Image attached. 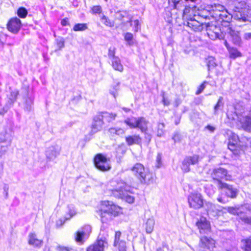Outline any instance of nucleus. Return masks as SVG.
<instances>
[{"instance_id": "26", "label": "nucleus", "mask_w": 251, "mask_h": 251, "mask_svg": "<svg viewBox=\"0 0 251 251\" xmlns=\"http://www.w3.org/2000/svg\"><path fill=\"white\" fill-rule=\"evenodd\" d=\"M86 237L85 235L81 231H78L75 233V241L82 245L84 243V239Z\"/></svg>"}, {"instance_id": "53", "label": "nucleus", "mask_w": 251, "mask_h": 251, "mask_svg": "<svg viewBox=\"0 0 251 251\" xmlns=\"http://www.w3.org/2000/svg\"><path fill=\"white\" fill-rule=\"evenodd\" d=\"M56 250L58 251H71L72 249L67 247L59 245L56 247Z\"/></svg>"}, {"instance_id": "28", "label": "nucleus", "mask_w": 251, "mask_h": 251, "mask_svg": "<svg viewBox=\"0 0 251 251\" xmlns=\"http://www.w3.org/2000/svg\"><path fill=\"white\" fill-rule=\"evenodd\" d=\"M68 207L69 209L68 215L69 216H68L67 215L66 217H65V220H70L76 214V211L74 205H70Z\"/></svg>"}, {"instance_id": "8", "label": "nucleus", "mask_w": 251, "mask_h": 251, "mask_svg": "<svg viewBox=\"0 0 251 251\" xmlns=\"http://www.w3.org/2000/svg\"><path fill=\"white\" fill-rule=\"evenodd\" d=\"M199 156L194 155L192 156L186 157L182 162L181 168L184 172H188L190 170V165H195L199 162Z\"/></svg>"}, {"instance_id": "2", "label": "nucleus", "mask_w": 251, "mask_h": 251, "mask_svg": "<svg viewBox=\"0 0 251 251\" xmlns=\"http://www.w3.org/2000/svg\"><path fill=\"white\" fill-rule=\"evenodd\" d=\"M102 208L101 213V221L103 223L106 222L107 218H106V215L108 216L112 215L114 216H118L121 213L122 208L117 206L111 201H104L102 203Z\"/></svg>"}, {"instance_id": "36", "label": "nucleus", "mask_w": 251, "mask_h": 251, "mask_svg": "<svg viewBox=\"0 0 251 251\" xmlns=\"http://www.w3.org/2000/svg\"><path fill=\"white\" fill-rule=\"evenodd\" d=\"M124 38L126 41L127 42V44L129 46H132L133 45V35L130 32H127L125 34Z\"/></svg>"}, {"instance_id": "63", "label": "nucleus", "mask_w": 251, "mask_h": 251, "mask_svg": "<svg viewBox=\"0 0 251 251\" xmlns=\"http://www.w3.org/2000/svg\"><path fill=\"white\" fill-rule=\"evenodd\" d=\"M221 11H218L216 12H213V16L215 18H218L219 19V14H221Z\"/></svg>"}, {"instance_id": "37", "label": "nucleus", "mask_w": 251, "mask_h": 251, "mask_svg": "<svg viewBox=\"0 0 251 251\" xmlns=\"http://www.w3.org/2000/svg\"><path fill=\"white\" fill-rule=\"evenodd\" d=\"M165 124L162 123H158L157 129V136L161 137L164 133Z\"/></svg>"}, {"instance_id": "1", "label": "nucleus", "mask_w": 251, "mask_h": 251, "mask_svg": "<svg viewBox=\"0 0 251 251\" xmlns=\"http://www.w3.org/2000/svg\"><path fill=\"white\" fill-rule=\"evenodd\" d=\"M130 170L141 184H149L152 181V174L142 164L136 163Z\"/></svg>"}, {"instance_id": "10", "label": "nucleus", "mask_w": 251, "mask_h": 251, "mask_svg": "<svg viewBox=\"0 0 251 251\" xmlns=\"http://www.w3.org/2000/svg\"><path fill=\"white\" fill-rule=\"evenodd\" d=\"M61 148L57 146H51L47 148L46 156L49 161L54 160L60 154Z\"/></svg>"}, {"instance_id": "51", "label": "nucleus", "mask_w": 251, "mask_h": 251, "mask_svg": "<svg viewBox=\"0 0 251 251\" xmlns=\"http://www.w3.org/2000/svg\"><path fill=\"white\" fill-rule=\"evenodd\" d=\"M92 11L94 14H100L102 11V8L99 5L94 6L93 7Z\"/></svg>"}, {"instance_id": "59", "label": "nucleus", "mask_w": 251, "mask_h": 251, "mask_svg": "<svg viewBox=\"0 0 251 251\" xmlns=\"http://www.w3.org/2000/svg\"><path fill=\"white\" fill-rule=\"evenodd\" d=\"M57 47L59 49L62 48L64 46V42L62 40L57 41Z\"/></svg>"}, {"instance_id": "14", "label": "nucleus", "mask_w": 251, "mask_h": 251, "mask_svg": "<svg viewBox=\"0 0 251 251\" xmlns=\"http://www.w3.org/2000/svg\"><path fill=\"white\" fill-rule=\"evenodd\" d=\"M200 246L203 249H207L212 251L215 248V241L211 238L206 236L201 238Z\"/></svg>"}, {"instance_id": "32", "label": "nucleus", "mask_w": 251, "mask_h": 251, "mask_svg": "<svg viewBox=\"0 0 251 251\" xmlns=\"http://www.w3.org/2000/svg\"><path fill=\"white\" fill-rule=\"evenodd\" d=\"M228 51L230 58L234 59L241 56V53L236 48H230Z\"/></svg>"}, {"instance_id": "7", "label": "nucleus", "mask_w": 251, "mask_h": 251, "mask_svg": "<svg viewBox=\"0 0 251 251\" xmlns=\"http://www.w3.org/2000/svg\"><path fill=\"white\" fill-rule=\"evenodd\" d=\"M188 202L191 207L199 209L203 206V202L200 194H192L188 197Z\"/></svg>"}, {"instance_id": "52", "label": "nucleus", "mask_w": 251, "mask_h": 251, "mask_svg": "<svg viewBox=\"0 0 251 251\" xmlns=\"http://www.w3.org/2000/svg\"><path fill=\"white\" fill-rule=\"evenodd\" d=\"M206 81H204L199 87L198 91L196 92V95L201 94L204 89L205 88V84L207 83Z\"/></svg>"}, {"instance_id": "57", "label": "nucleus", "mask_w": 251, "mask_h": 251, "mask_svg": "<svg viewBox=\"0 0 251 251\" xmlns=\"http://www.w3.org/2000/svg\"><path fill=\"white\" fill-rule=\"evenodd\" d=\"M243 38L245 40H251V32H246L243 35Z\"/></svg>"}, {"instance_id": "18", "label": "nucleus", "mask_w": 251, "mask_h": 251, "mask_svg": "<svg viewBox=\"0 0 251 251\" xmlns=\"http://www.w3.org/2000/svg\"><path fill=\"white\" fill-rule=\"evenodd\" d=\"M188 21L187 22V25L196 31H201L203 29V24L197 20L189 17Z\"/></svg>"}, {"instance_id": "33", "label": "nucleus", "mask_w": 251, "mask_h": 251, "mask_svg": "<svg viewBox=\"0 0 251 251\" xmlns=\"http://www.w3.org/2000/svg\"><path fill=\"white\" fill-rule=\"evenodd\" d=\"M185 2L186 1H185L184 0H180L171 6L173 7L174 9H176L179 11H182V8L185 6Z\"/></svg>"}, {"instance_id": "48", "label": "nucleus", "mask_w": 251, "mask_h": 251, "mask_svg": "<svg viewBox=\"0 0 251 251\" xmlns=\"http://www.w3.org/2000/svg\"><path fill=\"white\" fill-rule=\"evenodd\" d=\"M191 10L192 9L190 7L185 6V8L182 10L183 11V18L189 20V17H188L187 14L190 13Z\"/></svg>"}, {"instance_id": "46", "label": "nucleus", "mask_w": 251, "mask_h": 251, "mask_svg": "<svg viewBox=\"0 0 251 251\" xmlns=\"http://www.w3.org/2000/svg\"><path fill=\"white\" fill-rule=\"evenodd\" d=\"M119 83H117L113 87L112 89L110 90V94H112L115 98H116V96L118 95V91L119 89Z\"/></svg>"}, {"instance_id": "6", "label": "nucleus", "mask_w": 251, "mask_h": 251, "mask_svg": "<svg viewBox=\"0 0 251 251\" xmlns=\"http://www.w3.org/2000/svg\"><path fill=\"white\" fill-rule=\"evenodd\" d=\"M219 190H223L226 196L231 199L235 198L238 194V191L237 188L232 185L224 183L218 187Z\"/></svg>"}, {"instance_id": "54", "label": "nucleus", "mask_w": 251, "mask_h": 251, "mask_svg": "<svg viewBox=\"0 0 251 251\" xmlns=\"http://www.w3.org/2000/svg\"><path fill=\"white\" fill-rule=\"evenodd\" d=\"M173 140L175 142H180L181 140V135L178 133H176L173 137Z\"/></svg>"}, {"instance_id": "24", "label": "nucleus", "mask_w": 251, "mask_h": 251, "mask_svg": "<svg viewBox=\"0 0 251 251\" xmlns=\"http://www.w3.org/2000/svg\"><path fill=\"white\" fill-rule=\"evenodd\" d=\"M112 66L114 70L119 72H123V66L121 63V60L119 57H114L111 60Z\"/></svg>"}, {"instance_id": "16", "label": "nucleus", "mask_w": 251, "mask_h": 251, "mask_svg": "<svg viewBox=\"0 0 251 251\" xmlns=\"http://www.w3.org/2000/svg\"><path fill=\"white\" fill-rule=\"evenodd\" d=\"M134 121L136 122V128H139L142 132H146L147 131L149 121L144 117L134 118Z\"/></svg>"}, {"instance_id": "15", "label": "nucleus", "mask_w": 251, "mask_h": 251, "mask_svg": "<svg viewBox=\"0 0 251 251\" xmlns=\"http://www.w3.org/2000/svg\"><path fill=\"white\" fill-rule=\"evenodd\" d=\"M228 34L230 35L232 42L235 45L240 46L242 44V40L239 36V32L229 27L227 29Z\"/></svg>"}, {"instance_id": "50", "label": "nucleus", "mask_w": 251, "mask_h": 251, "mask_svg": "<svg viewBox=\"0 0 251 251\" xmlns=\"http://www.w3.org/2000/svg\"><path fill=\"white\" fill-rule=\"evenodd\" d=\"M245 251H251V240H245Z\"/></svg>"}, {"instance_id": "5", "label": "nucleus", "mask_w": 251, "mask_h": 251, "mask_svg": "<svg viewBox=\"0 0 251 251\" xmlns=\"http://www.w3.org/2000/svg\"><path fill=\"white\" fill-rule=\"evenodd\" d=\"M108 159L102 154H97L94 158V163L97 169L101 171H107L111 169Z\"/></svg>"}, {"instance_id": "42", "label": "nucleus", "mask_w": 251, "mask_h": 251, "mask_svg": "<svg viewBox=\"0 0 251 251\" xmlns=\"http://www.w3.org/2000/svg\"><path fill=\"white\" fill-rule=\"evenodd\" d=\"M91 230L92 229L90 226L85 225L82 227L81 231L86 236V238H88L91 232Z\"/></svg>"}, {"instance_id": "9", "label": "nucleus", "mask_w": 251, "mask_h": 251, "mask_svg": "<svg viewBox=\"0 0 251 251\" xmlns=\"http://www.w3.org/2000/svg\"><path fill=\"white\" fill-rule=\"evenodd\" d=\"M21 27V21L17 18L10 19L7 24L8 30L14 34H17Z\"/></svg>"}, {"instance_id": "64", "label": "nucleus", "mask_w": 251, "mask_h": 251, "mask_svg": "<svg viewBox=\"0 0 251 251\" xmlns=\"http://www.w3.org/2000/svg\"><path fill=\"white\" fill-rule=\"evenodd\" d=\"M206 128L208 130H209L211 131V132H213V131H214V130L215 129V128L214 127L212 126H210V125H208V126H206Z\"/></svg>"}, {"instance_id": "23", "label": "nucleus", "mask_w": 251, "mask_h": 251, "mask_svg": "<svg viewBox=\"0 0 251 251\" xmlns=\"http://www.w3.org/2000/svg\"><path fill=\"white\" fill-rule=\"evenodd\" d=\"M242 127L246 131H250L251 130V117L246 116L240 121Z\"/></svg>"}, {"instance_id": "55", "label": "nucleus", "mask_w": 251, "mask_h": 251, "mask_svg": "<svg viewBox=\"0 0 251 251\" xmlns=\"http://www.w3.org/2000/svg\"><path fill=\"white\" fill-rule=\"evenodd\" d=\"M161 155L160 153H158L156 157V162L157 163L156 165L157 168H159L161 165Z\"/></svg>"}, {"instance_id": "47", "label": "nucleus", "mask_w": 251, "mask_h": 251, "mask_svg": "<svg viewBox=\"0 0 251 251\" xmlns=\"http://www.w3.org/2000/svg\"><path fill=\"white\" fill-rule=\"evenodd\" d=\"M101 20L104 21L103 24L108 26L112 27L114 26V22L110 21L105 16L103 15L101 17Z\"/></svg>"}, {"instance_id": "43", "label": "nucleus", "mask_w": 251, "mask_h": 251, "mask_svg": "<svg viewBox=\"0 0 251 251\" xmlns=\"http://www.w3.org/2000/svg\"><path fill=\"white\" fill-rule=\"evenodd\" d=\"M109 132L112 135L116 134L120 135L124 133V130L122 128L116 129L115 128H110L109 129Z\"/></svg>"}, {"instance_id": "19", "label": "nucleus", "mask_w": 251, "mask_h": 251, "mask_svg": "<svg viewBox=\"0 0 251 251\" xmlns=\"http://www.w3.org/2000/svg\"><path fill=\"white\" fill-rule=\"evenodd\" d=\"M28 244L36 248H40L43 243V241L37 238L36 235L34 233H31L28 236Z\"/></svg>"}, {"instance_id": "61", "label": "nucleus", "mask_w": 251, "mask_h": 251, "mask_svg": "<svg viewBox=\"0 0 251 251\" xmlns=\"http://www.w3.org/2000/svg\"><path fill=\"white\" fill-rule=\"evenodd\" d=\"M243 221L245 223L251 224V218L248 217H244L242 218Z\"/></svg>"}, {"instance_id": "25", "label": "nucleus", "mask_w": 251, "mask_h": 251, "mask_svg": "<svg viewBox=\"0 0 251 251\" xmlns=\"http://www.w3.org/2000/svg\"><path fill=\"white\" fill-rule=\"evenodd\" d=\"M121 232L119 231H116L115 234V238L114 241L113 243V246L115 247L121 248V243L124 242L126 246V242L123 240L121 239Z\"/></svg>"}, {"instance_id": "13", "label": "nucleus", "mask_w": 251, "mask_h": 251, "mask_svg": "<svg viewBox=\"0 0 251 251\" xmlns=\"http://www.w3.org/2000/svg\"><path fill=\"white\" fill-rule=\"evenodd\" d=\"M101 118V117H100L98 114L94 117L91 131L92 134H94L100 131L102 128L104 122L102 121Z\"/></svg>"}, {"instance_id": "40", "label": "nucleus", "mask_w": 251, "mask_h": 251, "mask_svg": "<svg viewBox=\"0 0 251 251\" xmlns=\"http://www.w3.org/2000/svg\"><path fill=\"white\" fill-rule=\"evenodd\" d=\"M234 17L237 20H242V21H246L247 20L246 15L239 11L235 12L234 14Z\"/></svg>"}, {"instance_id": "31", "label": "nucleus", "mask_w": 251, "mask_h": 251, "mask_svg": "<svg viewBox=\"0 0 251 251\" xmlns=\"http://www.w3.org/2000/svg\"><path fill=\"white\" fill-rule=\"evenodd\" d=\"M219 20L228 21L230 19V14L227 12L225 8V10H222L220 14H219Z\"/></svg>"}, {"instance_id": "30", "label": "nucleus", "mask_w": 251, "mask_h": 251, "mask_svg": "<svg viewBox=\"0 0 251 251\" xmlns=\"http://www.w3.org/2000/svg\"><path fill=\"white\" fill-rule=\"evenodd\" d=\"M19 95V91L17 90H12L10 94L8 96L9 101L10 104H12L16 100L17 97Z\"/></svg>"}, {"instance_id": "62", "label": "nucleus", "mask_w": 251, "mask_h": 251, "mask_svg": "<svg viewBox=\"0 0 251 251\" xmlns=\"http://www.w3.org/2000/svg\"><path fill=\"white\" fill-rule=\"evenodd\" d=\"M61 24L63 26H66L69 25L68 19L67 18L63 19L61 21Z\"/></svg>"}, {"instance_id": "39", "label": "nucleus", "mask_w": 251, "mask_h": 251, "mask_svg": "<svg viewBox=\"0 0 251 251\" xmlns=\"http://www.w3.org/2000/svg\"><path fill=\"white\" fill-rule=\"evenodd\" d=\"M135 117L127 118L124 121V123L128 125L131 128H136V122L134 121Z\"/></svg>"}, {"instance_id": "49", "label": "nucleus", "mask_w": 251, "mask_h": 251, "mask_svg": "<svg viewBox=\"0 0 251 251\" xmlns=\"http://www.w3.org/2000/svg\"><path fill=\"white\" fill-rule=\"evenodd\" d=\"M115 48H110L108 50V57L111 59H113L114 57H117L115 55Z\"/></svg>"}, {"instance_id": "21", "label": "nucleus", "mask_w": 251, "mask_h": 251, "mask_svg": "<svg viewBox=\"0 0 251 251\" xmlns=\"http://www.w3.org/2000/svg\"><path fill=\"white\" fill-rule=\"evenodd\" d=\"M101 120L104 122H111L115 119L117 116L116 113H108L107 112H102L98 114Z\"/></svg>"}, {"instance_id": "4", "label": "nucleus", "mask_w": 251, "mask_h": 251, "mask_svg": "<svg viewBox=\"0 0 251 251\" xmlns=\"http://www.w3.org/2000/svg\"><path fill=\"white\" fill-rule=\"evenodd\" d=\"M119 185V192L121 198L129 203H132L134 201V198L129 195L128 193H131L130 184L121 181L118 183Z\"/></svg>"}, {"instance_id": "38", "label": "nucleus", "mask_w": 251, "mask_h": 251, "mask_svg": "<svg viewBox=\"0 0 251 251\" xmlns=\"http://www.w3.org/2000/svg\"><path fill=\"white\" fill-rule=\"evenodd\" d=\"M87 28L86 24H77L75 25L73 27L74 31H84Z\"/></svg>"}, {"instance_id": "20", "label": "nucleus", "mask_w": 251, "mask_h": 251, "mask_svg": "<svg viewBox=\"0 0 251 251\" xmlns=\"http://www.w3.org/2000/svg\"><path fill=\"white\" fill-rule=\"evenodd\" d=\"M21 93L23 98L25 99V102L27 104L25 107L26 110H30L31 107V104L32 103V100L31 99L28 98V87L26 86L23 87Z\"/></svg>"}, {"instance_id": "29", "label": "nucleus", "mask_w": 251, "mask_h": 251, "mask_svg": "<svg viewBox=\"0 0 251 251\" xmlns=\"http://www.w3.org/2000/svg\"><path fill=\"white\" fill-rule=\"evenodd\" d=\"M228 148L235 155H239L241 153V151L238 148L236 144L231 143L230 141L228 143Z\"/></svg>"}, {"instance_id": "41", "label": "nucleus", "mask_w": 251, "mask_h": 251, "mask_svg": "<svg viewBox=\"0 0 251 251\" xmlns=\"http://www.w3.org/2000/svg\"><path fill=\"white\" fill-rule=\"evenodd\" d=\"M225 10V7L221 4L214 3L211 5V11L213 12H216L218 11H221V12H222V10Z\"/></svg>"}, {"instance_id": "60", "label": "nucleus", "mask_w": 251, "mask_h": 251, "mask_svg": "<svg viewBox=\"0 0 251 251\" xmlns=\"http://www.w3.org/2000/svg\"><path fill=\"white\" fill-rule=\"evenodd\" d=\"M134 25H135V31L137 32L139 28V26H140L139 25V22L138 20H136L134 21Z\"/></svg>"}, {"instance_id": "56", "label": "nucleus", "mask_w": 251, "mask_h": 251, "mask_svg": "<svg viewBox=\"0 0 251 251\" xmlns=\"http://www.w3.org/2000/svg\"><path fill=\"white\" fill-rule=\"evenodd\" d=\"M163 99H162V102L164 105H169L170 103V101L168 100L167 98H165L164 93L163 94Z\"/></svg>"}, {"instance_id": "35", "label": "nucleus", "mask_w": 251, "mask_h": 251, "mask_svg": "<svg viewBox=\"0 0 251 251\" xmlns=\"http://www.w3.org/2000/svg\"><path fill=\"white\" fill-rule=\"evenodd\" d=\"M206 63L208 70L214 68L217 65L215 58L212 56L208 57L206 59Z\"/></svg>"}, {"instance_id": "17", "label": "nucleus", "mask_w": 251, "mask_h": 251, "mask_svg": "<svg viewBox=\"0 0 251 251\" xmlns=\"http://www.w3.org/2000/svg\"><path fill=\"white\" fill-rule=\"evenodd\" d=\"M205 207L207 214L213 216L218 215V213L221 211L220 206L215 205L210 202H207L205 203Z\"/></svg>"}, {"instance_id": "44", "label": "nucleus", "mask_w": 251, "mask_h": 251, "mask_svg": "<svg viewBox=\"0 0 251 251\" xmlns=\"http://www.w3.org/2000/svg\"><path fill=\"white\" fill-rule=\"evenodd\" d=\"M17 14L19 17L20 18H24L26 16L27 14V11L25 8L20 7L18 10Z\"/></svg>"}, {"instance_id": "45", "label": "nucleus", "mask_w": 251, "mask_h": 251, "mask_svg": "<svg viewBox=\"0 0 251 251\" xmlns=\"http://www.w3.org/2000/svg\"><path fill=\"white\" fill-rule=\"evenodd\" d=\"M229 213H231L233 215H238V210L239 209V207H227V208H225Z\"/></svg>"}, {"instance_id": "34", "label": "nucleus", "mask_w": 251, "mask_h": 251, "mask_svg": "<svg viewBox=\"0 0 251 251\" xmlns=\"http://www.w3.org/2000/svg\"><path fill=\"white\" fill-rule=\"evenodd\" d=\"M223 98L222 97H220L217 103L215 105L214 107V114L217 115L218 114V112L219 110L220 109L221 107H223L224 103L223 102Z\"/></svg>"}, {"instance_id": "22", "label": "nucleus", "mask_w": 251, "mask_h": 251, "mask_svg": "<svg viewBox=\"0 0 251 251\" xmlns=\"http://www.w3.org/2000/svg\"><path fill=\"white\" fill-rule=\"evenodd\" d=\"M126 141L128 146L133 144H138L141 142V138L139 135H129L126 137Z\"/></svg>"}, {"instance_id": "27", "label": "nucleus", "mask_w": 251, "mask_h": 251, "mask_svg": "<svg viewBox=\"0 0 251 251\" xmlns=\"http://www.w3.org/2000/svg\"><path fill=\"white\" fill-rule=\"evenodd\" d=\"M154 225V221L153 219H148L146 222V230L148 233H151L152 231Z\"/></svg>"}, {"instance_id": "3", "label": "nucleus", "mask_w": 251, "mask_h": 251, "mask_svg": "<svg viewBox=\"0 0 251 251\" xmlns=\"http://www.w3.org/2000/svg\"><path fill=\"white\" fill-rule=\"evenodd\" d=\"M211 176L218 187L224 183L222 181V179L229 180L231 177V176L227 174L226 169L221 167L214 169L211 174Z\"/></svg>"}, {"instance_id": "58", "label": "nucleus", "mask_w": 251, "mask_h": 251, "mask_svg": "<svg viewBox=\"0 0 251 251\" xmlns=\"http://www.w3.org/2000/svg\"><path fill=\"white\" fill-rule=\"evenodd\" d=\"M126 246L125 245V244L124 242L121 243V248H119V251H126Z\"/></svg>"}, {"instance_id": "12", "label": "nucleus", "mask_w": 251, "mask_h": 251, "mask_svg": "<svg viewBox=\"0 0 251 251\" xmlns=\"http://www.w3.org/2000/svg\"><path fill=\"white\" fill-rule=\"evenodd\" d=\"M201 233H207L210 231V224L205 217H201L196 223Z\"/></svg>"}, {"instance_id": "11", "label": "nucleus", "mask_w": 251, "mask_h": 251, "mask_svg": "<svg viewBox=\"0 0 251 251\" xmlns=\"http://www.w3.org/2000/svg\"><path fill=\"white\" fill-rule=\"evenodd\" d=\"M108 243L105 239H98L93 245L87 249V251H104L105 248L107 247Z\"/></svg>"}]
</instances>
